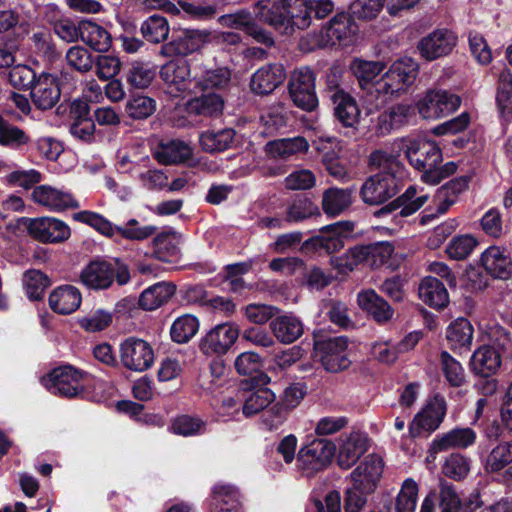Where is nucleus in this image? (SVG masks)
I'll return each mask as SVG.
<instances>
[{
  "instance_id": "obj_1",
  "label": "nucleus",
  "mask_w": 512,
  "mask_h": 512,
  "mask_svg": "<svg viewBox=\"0 0 512 512\" xmlns=\"http://www.w3.org/2000/svg\"><path fill=\"white\" fill-rule=\"evenodd\" d=\"M369 163L380 172L363 183L360 194L366 204L379 205L396 195L398 180L406 176V169L397 155L383 150L373 152Z\"/></svg>"
},
{
  "instance_id": "obj_2",
  "label": "nucleus",
  "mask_w": 512,
  "mask_h": 512,
  "mask_svg": "<svg viewBox=\"0 0 512 512\" xmlns=\"http://www.w3.org/2000/svg\"><path fill=\"white\" fill-rule=\"evenodd\" d=\"M405 153L410 165L421 172V181L428 185L439 184L457 170V164L453 161L442 164V151L431 140H412L406 146Z\"/></svg>"
},
{
  "instance_id": "obj_3",
  "label": "nucleus",
  "mask_w": 512,
  "mask_h": 512,
  "mask_svg": "<svg viewBox=\"0 0 512 512\" xmlns=\"http://www.w3.org/2000/svg\"><path fill=\"white\" fill-rule=\"evenodd\" d=\"M418 64L411 58L404 57L392 63L379 80L376 81V94L382 99L399 96L406 92L416 80Z\"/></svg>"
},
{
  "instance_id": "obj_4",
  "label": "nucleus",
  "mask_w": 512,
  "mask_h": 512,
  "mask_svg": "<svg viewBox=\"0 0 512 512\" xmlns=\"http://www.w3.org/2000/svg\"><path fill=\"white\" fill-rule=\"evenodd\" d=\"M428 194L417 186H409L403 194L374 212L379 219H387L395 227H402L404 219L416 213L428 201Z\"/></svg>"
},
{
  "instance_id": "obj_5",
  "label": "nucleus",
  "mask_w": 512,
  "mask_h": 512,
  "mask_svg": "<svg viewBox=\"0 0 512 512\" xmlns=\"http://www.w3.org/2000/svg\"><path fill=\"white\" fill-rule=\"evenodd\" d=\"M87 376L82 370L63 365L42 377L41 383L51 394L73 398L84 392Z\"/></svg>"
},
{
  "instance_id": "obj_6",
  "label": "nucleus",
  "mask_w": 512,
  "mask_h": 512,
  "mask_svg": "<svg viewBox=\"0 0 512 512\" xmlns=\"http://www.w3.org/2000/svg\"><path fill=\"white\" fill-rule=\"evenodd\" d=\"M385 65L380 61H366L356 59L351 69L358 80L359 86L364 91L362 95L368 113H373L385 104L382 95L376 94V81L384 70Z\"/></svg>"
},
{
  "instance_id": "obj_7",
  "label": "nucleus",
  "mask_w": 512,
  "mask_h": 512,
  "mask_svg": "<svg viewBox=\"0 0 512 512\" xmlns=\"http://www.w3.org/2000/svg\"><path fill=\"white\" fill-rule=\"evenodd\" d=\"M210 39L211 32L207 29H181L169 42L160 47L159 55L166 58H184L201 52Z\"/></svg>"
},
{
  "instance_id": "obj_8",
  "label": "nucleus",
  "mask_w": 512,
  "mask_h": 512,
  "mask_svg": "<svg viewBox=\"0 0 512 512\" xmlns=\"http://www.w3.org/2000/svg\"><path fill=\"white\" fill-rule=\"evenodd\" d=\"M335 444L328 439H313L302 447L297 456V466L306 475H312L325 469L333 460Z\"/></svg>"
},
{
  "instance_id": "obj_9",
  "label": "nucleus",
  "mask_w": 512,
  "mask_h": 512,
  "mask_svg": "<svg viewBox=\"0 0 512 512\" xmlns=\"http://www.w3.org/2000/svg\"><path fill=\"white\" fill-rule=\"evenodd\" d=\"M357 27L351 18L340 13L335 15L321 30L312 35L314 47H329L336 44L348 45L355 35Z\"/></svg>"
},
{
  "instance_id": "obj_10",
  "label": "nucleus",
  "mask_w": 512,
  "mask_h": 512,
  "mask_svg": "<svg viewBox=\"0 0 512 512\" xmlns=\"http://www.w3.org/2000/svg\"><path fill=\"white\" fill-rule=\"evenodd\" d=\"M290 8L285 0H259L253 9L255 19L275 30L290 34L296 28Z\"/></svg>"
},
{
  "instance_id": "obj_11",
  "label": "nucleus",
  "mask_w": 512,
  "mask_h": 512,
  "mask_svg": "<svg viewBox=\"0 0 512 512\" xmlns=\"http://www.w3.org/2000/svg\"><path fill=\"white\" fill-rule=\"evenodd\" d=\"M460 104L457 95L446 90L431 89L417 101L416 107L422 118L435 120L453 113Z\"/></svg>"
},
{
  "instance_id": "obj_12",
  "label": "nucleus",
  "mask_w": 512,
  "mask_h": 512,
  "mask_svg": "<svg viewBox=\"0 0 512 512\" xmlns=\"http://www.w3.org/2000/svg\"><path fill=\"white\" fill-rule=\"evenodd\" d=\"M289 94L293 103L300 109L311 112L318 106L315 92V75L308 67L294 71L289 82Z\"/></svg>"
},
{
  "instance_id": "obj_13",
  "label": "nucleus",
  "mask_w": 512,
  "mask_h": 512,
  "mask_svg": "<svg viewBox=\"0 0 512 512\" xmlns=\"http://www.w3.org/2000/svg\"><path fill=\"white\" fill-rule=\"evenodd\" d=\"M447 413V404L443 396L435 395L414 416L409 425L411 436L416 437L426 432L431 434L439 428Z\"/></svg>"
},
{
  "instance_id": "obj_14",
  "label": "nucleus",
  "mask_w": 512,
  "mask_h": 512,
  "mask_svg": "<svg viewBox=\"0 0 512 512\" xmlns=\"http://www.w3.org/2000/svg\"><path fill=\"white\" fill-rule=\"evenodd\" d=\"M120 359L125 368L131 371L143 372L152 366L154 352L147 341L129 337L120 345Z\"/></svg>"
},
{
  "instance_id": "obj_15",
  "label": "nucleus",
  "mask_w": 512,
  "mask_h": 512,
  "mask_svg": "<svg viewBox=\"0 0 512 512\" xmlns=\"http://www.w3.org/2000/svg\"><path fill=\"white\" fill-rule=\"evenodd\" d=\"M32 200L52 212H62L80 207L78 200L69 190L43 184L36 186L31 193Z\"/></svg>"
},
{
  "instance_id": "obj_16",
  "label": "nucleus",
  "mask_w": 512,
  "mask_h": 512,
  "mask_svg": "<svg viewBox=\"0 0 512 512\" xmlns=\"http://www.w3.org/2000/svg\"><path fill=\"white\" fill-rule=\"evenodd\" d=\"M239 337V328L235 323L216 325L202 338L200 349L205 355H223Z\"/></svg>"
},
{
  "instance_id": "obj_17",
  "label": "nucleus",
  "mask_w": 512,
  "mask_h": 512,
  "mask_svg": "<svg viewBox=\"0 0 512 512\" xmlns=\"http://www.w3.org/2000/svg\"><path fill=\"white\" fill-rule=\"evenodd\" d=\"M27 230L36 240L44 243H59L71 235L69 226L54 217H38L28 219Z\"/></svg>"
},
{
  "instance_id": "obj_18",
  "label": "nucleus",
  "mask_w": 512,
  "mask_h": 512,
  "mask_svg": "<svg viewBox=\"0 0 512 512\" xmlns=\"http://www.w3.org/2000/svg\"><path fill=\"white\" fill-rule=\"evenodd\" d=\"M290 8L294 24L298 29L309 27L312 14L317 18H324L333 10L330 0H285Z\"/></svg>"
},
{
  "instance_id": "obj_19",
  "label": "nucleus",
  "mask_w": 512,
  "mask_h": 512,
  "mask_svg": "<svg viewBox=\"0 0 512 512\" xmlns=\"http://www.w3.org/2000/svg\"><path fill=\"white\" fill-rule=\"evenodd\" d=\"M217 20L224 27L243 30L258 43L268 47L274 44L272 35L254 23L251 14L245 10L221 15Z\"/></svg>"
},
{
  "instance_id": "obj_20",
  "label": "nucleus",
  "mask_w": 512,
  "mask_h": 512,
  "mask_svg": "<svg viewBox=\"0 0 512 512\" xmlns=\"http://www.w3.org/2000/svg\"><path fill=\"white\" fill-rule=\"evenodd\" d=\"M457 44V36L448 29H437L418 44L420 54L427 60L448 55Z\"/></svg>"
},
{
  "instance_id": "obj_21",
  "label": "nucleus",
  "mask_w": 512,
  "mask_h": 512,
  "mask_svg": "<svg viewBox=\"0 0 512 512\" xmlns=\"http://www.w3.org/2000/svg\"><path fill=\"white\" fill-rule=\"evenodd\" d=\"M317 347L321 352V362L325 370L336 373L348 368L350 365V360L346 354L348 347L347 338H330L322 343H318Z\"/></svg>"
},
{
  "instance_id": "obj_22",
  "label": "nucleus",
  "mask_w": 512,
  "mask_h": 512,
  "mask_svg": "<svg viewBox=\"0 0 512 512\" xmlns=\"http://www.w3.org/2000/svg\"><path fill=\"white\" fill-rule=\"evenodd\" d=\"M61 95L57 77L50 73H41L31 86V98L34 105L41 110L51 109Z\"/></svg>"
},
{
  "instance_id": "obj_23",
  "label": "nucleus",
  "mask_w": 512,
  "mask_h": 512,
  "mask_svg": "<svg viewBox=\"0 0 512 512\" xmlns=\"http://www.w3.org/2000/svg\"><path fill=\"white\" fill-rule=\"evenodd\" d=\"M160 77L170 89V93H181L191 88L194 83L188 61L170 60L160 69Z\"/></svg>"
},
{
  "instance_id": "obj_24",
  "label": "nucleus",
  "mask_w": 512,
  "mask_h": 512,
  "mask_svg": "<svg viewBox=\"0 0 512 512\" xmlns=\"http://www.w3.org/2000/svg\"><path fill=\"white\" fill-rule=\"evenodd\" d=\"M476 438L477 434L472 428L456 427L437 435L431 442L430 452L436 454L450 449H466L475 443Z\"/></svg>"
},
{
  "instance_id": "obj_25",
  "label": "nucleus",
  "mask_w": 512,
  "mask_h": 512,
  "mask_svg": "<svg viewBox=\"0 0 512 512\" xmlns=\"http://www.w3.org/2000/svg\"><path fill=\"white\" fill-rule=\"evenodd\" d=\"M115 277V269L112 263L107 261H91L80 274L81 283L92 290L108 289Z\"/></svg>"
},
{
  "instance_id": "obj_26",
  "label": "nucleus",
  "mask_w": 512,
  "mask_h": 512,
  "mask_svg": "<svg viewBox=\"0 0 512 512\" xmlns=\"http://www.w3.org/2000/svg\"><path fill=\"white\" fill-rule=\"evenodd\" d=\"M368 449L367 436L359 431H352L340 438L338 464L348 469L354 465L358 459Z\"/></svg>"
},
{
  "instance_id": "obj_27",
  "label": "nucleus",
  "mask_w": 512,
  "mask_h": 512,
  "mask_svg": "<svg viewBox=\"0 0 512 512\" xmlns=\"http://www.w3.org/2000/svg\"><path fill=\"white\" fill-rule=\"evenodd\" d=\"M308 149L309 143L302 136L272 140L264 146V151L269 158L284 161L298 154L306 153Z\"/></svg>"
},
{
  "instance_id": "obj_28",
  "label": "nucleus",
  "mask_w": 512,
  "mask_h": 512,
  "mask_svg": "<svg viewBox=\"0 0 512 512\" xmlns=\"http://www.w3.org/2000/svg\"><path fill=\"white\" fill-rule=\"evenodd\" d=\"M286 78L281 64H268L259 68L251 78V89L257 94L273 92Z\"/></svg>"
},
{
  "instance_id": "obj_29",
  "label": "nucleus",
  "mask_w": 512,
  "mask_h": 512,
  "mask_svg": "<svg viewBox=\"0 0 512 512\" xmlns=\"http://www.w3.org/2000/svg\"><path fill=\"white\" fill-rule=\"evenodd\" d=\"M481 263L485 271L494 278L508 279L512 275V262L504 248L488 247L481 255Z\"/></svg>"
},
{
  "instance_id": "obj_30",
  "label": "nucleus",
  "mask_w": 512,
  "mask_h": 512,
  "mask_svg": "<svg viewBox=\"0 0 512 512\" xmlns=\"http://www.w3.org/2000/svg\"><path fill=\"white\" fill-rule=\"evenodd\" d=\"M414 108L408 103H398L379 114L376 131L380 135H387L393 130L405 125L413 115Z\"/></svg>"
},
{
  "instance_id": "obj_31",
  "label": "nucleus",
  "mask_w": 512,
  "mask_h": 512,
  "mask_svg": "<svg viewBox=\"0 0 512 512\" xmlns=\"http://www.w3.org/2000/svg\"><path fill=\"white\" fill-rule=\"evenodd\" d=\"M351 228L347 222H337L322 227L319 234L311 239L315 247L324 249L327 253H334L344 247V238Z\"/></svg>"
},
{
  "instance_id": "obj_32",
  "label": "nucleus",
  "mask_w": 512,
  "mask_h": 512,
  "mask_svg": "<svg viewBox=\"0 0 512 512\" xmlns=\"http://www.w3.org/2000/svg\"><path fill=\"white\" fill-rule=\"evenodd\" d=\"M382 471V459L378 455L370 454L353 470L350 477L353 484L362 486L368 491H374Z\"/></svg>"
},
{
  "instance_id": "obj_33",
  "label": "nucleus",
  "mask_w": 512,
  "mask_h": 512,
  "mask_svg": "<svg viewBox=\"0 0 512 512\" xmlns=\"http://www.w3.org/2000/svg\"><path fill=\"white\" fill-rule=\"evenodd\" d=\"M334 104V114L345 127H354L359 121L360 110L353 97L343 90H336L331 95Z\"/></svg>"
},
{
  "instance_id": "obj_34",
  "label": "nucleus",
  "mask_w": 512,
  "mask_h": 512,
  "mask_svg": "<svg viewBox=\"0 0 512 512\" xmlns=\"http://www.w3.org/2000/svg\"><path fill=\"white\" fill-rule=\"evenodd\" d=\"M357 300L360 308L369 313L379 323L386 322L393 316V309L388 302L372 289L359 292Z\"/></svg>"
},
{
  "instance_id": "obj_35",
  "label": "nucleus",
  "mask_w": 512,
  "mask_h": 512,
  "mask_svg": "<svg viewBox=\"0 0 512 512\" xmlns=\"http://www.w3.org/2000/svg\"><path fill=\"white\" fill-rule=\"evenodd\" d=\"M81 300L79 290L74 286L66 285L52 291L49 296V305L53 311L65 315L76 311Z\"/></svg>"
},
{
  "instance_id": "obj_36",
  "label": "nucleus",
  "mask_w": 512,
  "mask_h": 512,
  "mask_svg": "<svg viewBox=\"0 0 512 512\" xmlns=\"http://www.w3.org/2000/svg\"><path fill=\"white\" fill-rule=\"evenodd\" d=\"M470 365L472 371L476 374L489 377L499 369L501 357L494 347L484 345L473 353Z\"/></svg>"
},
{
  "instance_id": "obj_37",
  "label": "nucleus",
  "mask_w": 512,
  "mask_h": 512,
  "mask_svg": "<svg viewBox=\"0 0 512 512\" xmlns=\"http://www.w3.org/2000/svg\"><path fill=\"white\" fill-rule=\"evenodd\" d=\"M418 295L425 304L435 309L445 307L449 301L447 289L435 277H426L421 281Z\"/></svg>"
},
{
  "instance_id": "obj_38",
  "label": "nucleus",
  "mask_w": 512,
  "mask_h": 512,
  "mask_svg": "<svg viewBox=\"0 0 512 512\" xmlns=\"http://www.w3.org/2000/svg\"><path fill=\"white\" fill-rule=\"evenodd\" d=\"M320 215L319 207L311 199L306 196H296L287 203L284 220L294 224Z\"/></svg>"
},
{
  "instance_id": "obj_39",
  "label": "nucleus",
  "mask_w": 512,
  "mask_h": 512,
  "mask_svg": "<svg viewBox=\"0 0 512 512\" xmlns=\"http://www.w3.org/2000/svg\"><path fill=\"white\" fill-rule=\"evenodd\" d=\"M270 327L276 339L284 344L296 341L303 333L302 322L293 315L276 317L271 321Z\"/></svg>"
},
{
  "instance_id": "obj_40",
  "label": "nucleus",
  "mask_w": 512,
  "mask_h": 512,
  "mask_svg": "<svg viewBox=\"0 0 512 512\" xmlns=\"http://www.w3.org/2000/svg\"><path fill=\"white\" fill-rule=\"evenodd\" d=\"M175 293V286L169 282H158L146 288L139 297V306L152 311L167 303Z\"/></svg>"
},
{
  "instance_id": "obj_41",
  "label": "nucleus",
  "mask_w": 512,
  "mask_h": 512,
  "mask_svg": "<svg viewBox=\"0 0 512 512\" xmlns=\"http://www.w3.org/2000/svg\"><path fill=\"white\" fill-rule=\"evenodd\" d=\"M238 490L229 484H217L213 488L211 512H241Z\"/></svg>"
},
{
  "instance_id": "obj_42",
  "label": "nucleus",
  "mask_w": 512,
  "mask_h": 512,
  "mask_svg": "<svg viewBox=\"0 0 512 512\" xmlns=\"http://www.w3.org/2000/svg\"><path fill=\"white\" fill-rule=\"evenodd\" d=\"M190 146L181 140H170L161 143L154 151V157L162 164H176L190 158Z\"/></svg>"
},
{
  "instance_id": "obj_43",
  "label": "nucleus",
  "mask_w": 512,
  "mask_h": 512,
  "mask_svg": "<svg viewBox=\"0 0 512 512\" xmlns=\"http://www.w3.org/2000/svg\"><path fill=\"white\" fill-rule=\"evenodd\" d=\"M81 40L98 52H107L112 44L109 32L91 21L82 22Z\"/></svg>"
},
{
  "instance_id": "obj_44",
  "label": "nucleus",
  "mask_w": 512,
  "mask_h": 512,
  "mask_svg": "<svg viewBox=\"0 0 512 512\" xmlns=\"http://www.w3.org/2000/svg\"><path fill=\"white\" fill-rule=\"evenodd\" d=\"M235 138V131L231 128L207 130L200 134V145L206 152L214 153L228 149Z\"/></svg>"
},
{
  "instance_id": "obj_45",
  "label": "nucleus",
  "mask_w": 512,
  "mask_h": 512,
  "mask_svg": "<svg viewBox=\"0 0 512 512\" xmlns=\"http://www.w3.org/2000/svg\"><path fill=\"white\" fill-rule=\"evenodd\" d=\"M446 338L452 349H469L473 340V327L466 318H457L447 328Z\"/></svg>"
},
{
  "instance_id": "obj_46",
  "label": "nucleus",
  "mask_w": 512,
  "mask_h": 512,
  "mask_svg": "<svg viewBox=\"0 0 512 512\" xmlns=\"http://www.w3.org/2000/svg\"><path fill=\"white\" fill-rule=\"evenodd\" d=\"M352 203L349 189L329 188L323 193L322 208L329 216H338Z\"/></svg>"
},
{
  "instance_id": "obj_47",
  "label": "nucleus",
  "mask_w": 512,
  "mask_h": 512,
  "mask_svg": "<svg viewBox=\"0 0 512 512\" xmlns=\"http://www.w3.org/2000/svg\"><path fill=\"white\" fill-rule=\"evenodd\" d=\"M31 141L30 136L21 128L10 123L4 117L0 116V145L20 150Z\"/></svg>"
},
{
  "instance_id": "obj_48",
  "label": "nucleus",
  "mask_w": 512,
  "mask_h": 512,
  "mask_svg": "<svg viewBox=\"0 0 512 512\" xmlns=\"http://www.w3.org/2000/svg\"><path fill=\"white\" fill-rule=\"evenodd\" d=\"M140 31L148 42L159 44L168 38L170 25L165 17L154 14L143 21Z\"/></svg>"
},
{
  "instance_id": "obj_49",
  "label": "nucleus",
  "mask_w": 512,
  "mask_h": 512,
  "mask_svg": "<svg viewBox=\"0 0 512 512\" xmlns=\"http://www.w3.org/2000/svg\"><path fill=\"white\" fill-rule=\"evenodd\" d=\"M223 106V99L216 93L202 94L191 99L187 104L190 113L203 116L218 115L222 112Z\"/></svg>"
},
{
  "instance_id": "obj_50",
  "label": "nucleus",
  "mask_w": 512,
  "mask_h": 512,
  "mask_svg": "<svg viewBox=\"0 0 512 512\" xmlns=\"http://www.w3.org/2000/svg\"><path fill=\"white\" fill-rule=\"evenodd\" d=\"M181 241V234L174 230L161 232L153 240L155 253L160 260L169 261L170 257H175L179 254Z\"/></svg>"
},
{
  "instance_id": "obj_51",
  "label": "nucleus",
  "mask_w": 512,
  "mask_h": 512,
  "mask_svg": "<svg viewBox=\"0 0 512 512\" xmlns=\"http://www.w3.org/2000/svg\"><path fill=\"white\" fill-rule=\"evenodd\" d=\"M243 399V414L250 417L267 408L274 401L275 395L268 388H258L245 393Z\"/></svg>"
},
{
  "instance_id": "obj_52",
  "label": "nucleus",
  "mask_w": 512,
  "mask_h": 512,
  "mask_svg": "<svg viewBox=\"0 0 512 512\" xmlns=\"http://www.w3.org/2000/svg\"><path fill=\"white\" fill-rule=\"evenodd\" d=\"M496 104L503 118H512V73L509 70H503L499 76Z\"/></svg>"
},
{
  "instance_id": "obj_53",
  "label": "nucleus",
  "mask_w": 512,
  "mask_h": 512,
  "mask_svg": "<svg viewBox=\"0 0 512 512\" xmlns=\"http://www.w3.org/2000/svg\"><path fill=\"white\" fill-rule=\"evenodd\" d=\"M512 463V440L498 443L484 462L487 472H499Z\"/></svg>"
},
{
  "instance_id": "obj_54",
  "label": "nucleus",
  "mask_w": 512,
  "mask_h": 512,
  "mask_svg": "<svg viewBox=\"0 0 512 512\" xmlns=\"http://www.w3.org/2000/svg\"><path fill=\"white\" fill-rule=\"evenodd\" d=\"M230 78V70L226 67L205 70L202 75L193 76L194 86L202 90L224 88L228 85Z\"/></svg>"
},
{
  "instance_id": "obj_55",
  "label": "nucleus",
  "mask_w": 512,
  "mask_h": 512,
  "mask_svg": "<svg viewBox=\"0 0 512 512\" xmlns=\"http://www.w3.org/2000/svg\"><path fill=\"white\" fill-rule=\"evenodd\" d=\"M183 19L193 21H209L217 14V4L206 1H181Z\"/></svg>"
},
{
  "instance_id": "obj_56",
  "label": "nucleus",
  "mask_w": 512,
  "mask_h": 512,
  "mask_svg": "<svg viewBox=\"0 0 512 512\" xmlns=\"http://www.w3.org/2000/svg\"><path fill=\"white\" fill-rule=\"evenodd\" d=\"M198 319L190 314L178 317L170 329L171 338L177 343H186L197 333Z\"/></svg>"
},
{
  "instance_id": "obj_57",
  "label": "nucleus",
  "mask_w": 512,
  "mask_h": 512,
  "mask_svg": "<svg viewBox=\"0 0 512 512\" xmlns=\"http://www.w3.org/2000/svg\"><path fill=\"white\" fill-rule=\"evenodd\" d=\"M333 263L341 273L353 271L355 267L362 263L368 264L367 245H357L350 248L343 256L334 259Z\"/></svg>"
},
{
  "instance_id": "obj_58",
  "label": "nucleus",
  "mask_w": 512,
  "mask_h": 512,
  "mask_svg": "<svg viewBox=\"0 0 512 512\" xmlns=\"http://www.w3.org/2000/svg\"><path fill=\"white\" fill-rule=\"evenodd\" d=\"M441 369L447 382L454 387H460L465 383V370L461 363L448 352L440 355Z\"/></svg>"
},
{
  "instance_id": "obj_59",
  "label": "nucleus",
  "mask_w": 512,
  "mask_h": 512,
  "mask_svg": "<svg viewBox=\"0 0 512 512\" xmlns=\"http://www.w3.org/2000/svg\"><path fill=\"white\" fill-rule=\"evenodd\" d=\"M157 227L154 225H140L139 221L132 218L124 225L117 226L116 233L126 240L144 241L154 235Z\"/></svg>"
},
{
  "instance_id": "obj_60",
  "label": "nucleus",
  "mask_w": 512,
  "mask_h": 512,
  "mask_svg": "<svg viewBox=\"0 0 512 512\" xmlns=\"http://www.w3.org/2000/svg\"><path fill=\"white\" fill-rule=\"evenodd\" d=\"M23 285L31 300H39L49 287L48 277L39 270H29L23 276Z\"/></svg>"
},
{
  "instance_id": "obj_61",
  "label": "nucleus",
  "mask_w": 512,
  "mask_h": 512,
  "mask_svg": "<svg viewBox=\"0 0 512 512\" xmlns=\"http://www.w3.org/2000/svg\"><path fill=\"white\" fill-rule=\"evenodd\" d=\"M478 242L469 234L453 237L446 247V253L451 259L464 260L476 248Z\"/></svg>"
},
{
  "instance_id": "obj_62",
  "label": "nucleus",
  "mask_w": 512,
  "mask_h": 512,
  "mask_svg": "<svg viewBox=\"0 0 512 512\" xmlns=\"http://www.w3.org/2000/svg\"><path fill=\"white\" fill-rule=\"evenodd\" d=\"M74 219L78 222L87 224L105 236H113L117 231V226L113 225L102 215L84 210L74 214Z\"/></svg>"
},
{
  "instance_id": "obj_63",
  "label": "nucleus",
  "mask_w": 512,
  "mask_h": 512,
  "mask_svg": "<svg viewBox=\"0 0 512 512\" xmlns=\"http://www.w3.org/2000/svg\"><path fill=\"white\" fill-rule=\"evenodd\" d=\"M418 485L412 478H407L396 499V512H415Z\"/></svg>"
},
{
  "instance_id": "obj_64",
  "label": "nucleus",
  "mask_w": 512,
  "mask_h": 512,
  "mask_svg": "<svg viewBox=\"0 0 512 512\" xmlns=\"http://www.w3.org/2000/svg\"><path fill=\"white\" fill-rule=\"evenodd\" d=\"M67 64L80 73L90 71L94 65L91 53L83 46L75 45L70 47L65 55Z\"/></svg>"
}]
</instances>
